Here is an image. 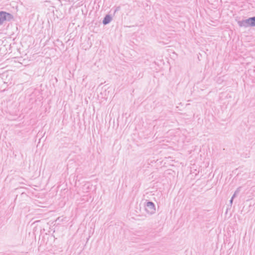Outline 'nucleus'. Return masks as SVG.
<instances>
[{
    "label": "nucleus",
    "mask_w": 255,
    "mask_h": 255,
    "mask_svg": "<svg viewBox=\"0 0 255 255\" xmlns=\"http://www.w3.org/2000/svg\"><path fill=\"white\" fill-rule=\"evenodd\" d=\"M112 17L110 15L107 14L104 17V18L103 20V23L104 25H106V24L109 23L111 22V21L112 20Z\"/></svg>",
    "instance_id": "obj_4"
},
{
    "label": "nucleus",
    "mask_w": 255,
    "mask_h": 255,
    "mask_svg": "<svg viewBox=\"0 0 255 255\" xmlns=\"http://www.w3.org/2000/svg\"><path fill=\"white\" fill-rule=\"evenodd\" d=\"M118 8H117L116 9L115 11H116L117 10H118Z\"/></svg>",
    "instance_id": "obj_9"
},
{
    "label": "nucleus",
    "mask_w": 255,
    "mask_h": 255,
    "mask_svg": "<svg viewBox=\"0 0 255 255\" xmlns=\"http://www.w3.org/2000/svg\"><path fill=\"white\" fill-rule=\"evenodd\" d=\"M251 20H252V26H255V16L252 17Z\"/></svg>",
    "instance_id": "obj_7"
},
{
    "label": "nucleus",
    "mask_w": 255,
    "mask_h": 255,
    "mask_svg": "<svg viewBox=\"0 0 255 255\" xmlns=\"http://www.w3.org/2000/svg\"><path fill=\"white\" fill-rule=\"evenodd\" d=\"M251 19V17H250L245 20L239 21L238 23L240 27H247L252 26V20Z\"/></svg>",
    "instance_id": "obj_3"
},
{
    "label": "nucleus",
    "mask_w": 255,
    "mask_h": 255,
    "mask_svg": "<svg viewBox=\"0 0 255 255\" xmlns=\"http://www.w3.org/2000/svg\"><path fill=\"white\" fill-rule=\"evenodd\" d=\"M241 187H239L237 189V190L235 191L234 194H233V195L232 196L233 198H235L237 196V195L240 193V192L241 191Z\"/></svg>",
    "instance_id": "obj_5"
},
{
    "label": "nucleus",
    "mask_w": 255,
    "mask_h": 255,
    "mask_svg": "<svg viewBox=\"0 0 255 255\" xmlns=\"http://www.w3.org/2000/svg\"><path fill=\"white\" fill-rule=\"evenodd\" d=\"M12 18V14L4 11L0 12V24H2L5 20L10 21Z\"/></svg>",
    "instance_id": "obj_1"
},
{
    "label": "nucleus",
    "mask_w": 255,
    "mask_h": 255,
    "mask_svg": "<svg viewBox=\"0 0 255 255\" xmlns=\"http://www.w3.org/2000/svg\"><path fill=\"white\" fill-rule=\"evenodd\" d=\"M89 185H87L86 184L84 185L82 188L83 189V190L84 191V192H88V189H89Z\"/></svg>",
    "instance_id": "obj_6"
},
{
    "label": "nucleus",
    "mask_w": 255,
    "mask_h": 255,
    "mask_svg": "<svg viewBox=\"0 0 255 255\" xmlns=\"http://www.w3.org/2000/svg\"><path fill=\"white\" fill-rule=\"evenodd\" d=\"M145 210L146 212L149 214H153L155 212V207L154 203L150 201L146 202Z\"/></svg>",
    "instance_id": "obj_2"
},
{
    "label": "nucleus",
    "mask_w": 255,
    "mask_h": 255,
    "mask_svg": "<svg viewBox=\"0 0 255 255\" xmlns=\"http://www.w3.org/2000/svg\"><path fill=\"white\" fill-rule=\"evenodd\" d=\"M234 198H233V197H232L231 200H230V204L231 206H232V204H233V200Z\"/></svg>",
    "instance_id": "obj_8"
}]
</instances>
